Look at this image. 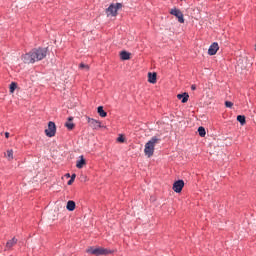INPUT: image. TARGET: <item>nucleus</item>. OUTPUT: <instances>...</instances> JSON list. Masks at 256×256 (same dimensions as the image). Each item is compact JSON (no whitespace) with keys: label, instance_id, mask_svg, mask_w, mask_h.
I'll list each match as a JSON object with an SVG mask.
<instances>
[{"label":"nucleus","instance_id":"obj_1","mask_svg":"<svg viewBox=\"0 0 256 256\" xmlns=\"http://www.w3.org/2000/svg\"><path fill=\"white\" fill-rule=\"evenodd\" d=\"M47 57V48L33 49L29 53L22 56L24 63L30 64L36 61H43Z\"/></svg>","mask_w":256,"mask_h":256},{"label":"nucleus","instance_id":"obj_2","mask_svg":"<svg viewBox=\"0 0 256 256\" xmlns=\"http://www.w3.org/2000/svg\"><path fill=\"white\" fill-rule=\"evenodd\" d=\"M161 142V138L153 136L144 147V154L146 157H153L155 153V146Z\"/></svg>","mask_w":256,"mask_h":256},{"label":"nucleus","instance_id":"obj_3","mask_svg":"<svg viewBox=\"0 0 256 256\" xmlns=\"http://www.w3.org/2000/svg\"><path fill=\"white\" fill-rule=\"evenodd\" d=\"M86 252L90 253V255H96V256L109 255V254L113 253V251H111L107 248H101V247H98V248L89 247L86 250Z\"/></svg>","mask_w":256,"mask_h":256},{"label":"nucleus","instance_id":"obj_4","mask_svg":"<svg viewBox=\"0 0 256 256\" xmlns=\"http://www.w3.org/2000/svg\"><path fill=\"white\" fill-rule=\"evenodd\" d=\"M121 7H123V5L121 3L111 4L106 9L107 17H117V11H119V9H121Z\"/></svg>","mask_w":256,"mask_h":256},{"label":"nucleus","instance_id":"obj_5","mask_svg":"<svg viewBox=\"0 0 256 256\" xmlns=\"http://www.w3.org/2000/svg\"><path fill=\"white\" fill-rule=\"evenodd\" d=\"M47 137H55V133H57V126L55 122L48 123V129L45 130Z\"/></svg>","mask_w":256,"mask_h":256},{"label":"nucleus","instance_id":"obj_6","mask_svg":"<svg viewBox=\"0 0 256 256\" xmlns=\"http://www.w3.org/2000/svg\"><path fill=\"white\" fill-rule=\"evenodd\" d=\"M170 15H174V17L178 18L179 23H185V18L183 16V12L177 8H173L170 10Z\"/></svg>","mask_w":256,"mask_h":256},{"label":"nucleus","instance_id":"obj_7","mask_svg":"<svg viewBox=\"0 0 256 256\" xmlns=\"http://www.w3.org/2000/svg\"><path fill=\"white\" fill-rule=\"evenodd\" d=\"M183 187H185V182L183 180H178L174 182L172 189L175 193H181Z\"/></svg>","mask_w":256,"mask_h":256},{"label":"nucleus","instance_id":"obj_8","mask_svg":"<svg viewBox=\"0 0 256 256\" xmlns=\"http://www.w3.org/2000/svg\"><path fill=\"white\" fill-rule=\"evenodd\" d=\"M89 127H91V129H100L101 127V122L98 120H95L93 118L90 117H86Z\"/></svg>","mask_w":256,"mask_h":256},{"label":"nucleus","instance_id":"obj_9","mask_svg":"<svg viewBox=\"0 0 256 256\" xmlns=\"http://www.w3.org/2000/svg\"><path fill=\"white\" fill-rule=\"evenodd\" d=\"M217 51H219V44L214 42L208 49V55H217Z\"/></svg>","mask_w":256,"mask_h":256},{"label":"nucleus","instance_id":"obj_10","mask_svg":"<svg viewBox=\"0 0 256 256\" xmlns=\"http://www.w3.org/2000/svg\"><path fill=\"white\" fill-rule=\"evenodd\" d=\"M17 238H12L11 240H9L7 243H6V246H5V251H11V249H13V247H15V245H17Z\"/></svg>","mask_w":256,"mask_h":256},{"label":"nucleus","instance_id":"obj_11","mask_svg":"<svg viewBox=\"0 0 256 256\" xmlns=\"http://www.w3.org/2000/svg\"><path fill=\"white\" fill-rule=\"evenodd\" d=\"M120 59H122V61H129V59H131V53L127 51L120 52Z\"/></svg>","mask_w":256,"mask_h":256},{"label":"nucleus","instance_id":"obj_12","mask_svg":"<svg viewBox=\"0 0 256 256\" xmlns=\"http://www.w3.org/2000/svg\"><path fill=\"white\" fill-rule=\"evenodd\" d=\"M148 81H149V83H152V84H155V83H157V73H151V72H149L148 73Z\"/></svg>","mask_w":256,"mask_h":256},{"label":"nucleus","instance_id":"obj_13","mask_svg":"<svg viewBox=\"0 0 256 256\" xmlns=\"http://www.w3.org/2000/svg\"><path fill=\"white\" fill-rule=\"evenodd\" d=\"M75 207H76L75 201L69 200V201L67 202L66 209H67L68 211H75Z\"/></svg>","mask_w":256,"mask_h":256},{"label":"nucleus","instance_id":"obj_14","mask_svg":"<svg viewBox=\"0 0 256 256\" xmlns=\"http://www.w3.org/2000/svg\"><path fill=\"white\" fill-rule=\"evenodd\" d=\"M177 99H182V103H187L189 101V94L187 93L178 94Z\"/></svg>","mask_w":256,"mask_h":256},{"label":"nucleus","instance_id":"obj_15","mask_svg":"<svg viewBox=\"0 0 256 256\" xmlns=\"http://www.w3.org/2000/svg\"><path fill=\"white\" fill-rule=\"evenodd\" d=\"M84 165H86L85 158H83V156H80V160L77 161L76 167L77 169H83Z\"/></svg>","mask_w":256,"mask_h":256},{"label":"nucleus","instance_id":"obj_16","mask_svg":"<svg viewBox=\"0 0 256 256\" xmlns=\"http://www.w3.org/2000/svg\"><path fill=\"white\" fill-rule=\"evenodd\" d=\"M5 157L8 159V161H13V149L7 150Z\"/></svg>","mask_w":256,"mask_h":256},{"label":"nucleus","instance_id":"obj_17","mask_svg":"<svg viewBox=\"0 0 256 256\" xmlns=\"http://www.w3.org/2000/svg\"><path fill=\"white\" fill-rule=\"evenodd\" d=\"M98 114L100 115V117H107V112L103 110V106L98 107Z\"/></svg>","mask_w":256,"mask_h":256},{"label":"nucleus","instance_id":"obj_18","mask_svg":"<svg viewBox=\"0 0 256 256\" xmlns=\"http://www.w3.org/2000/svg\"><path fill=\"white\" fill-rule=\"evenodd\" d=\"M198 133H199L200 137H205V135H207V132L205 131V128H203V126H200L198 128Z\"/></svg>","mask_w":256,"mask_h":256},{"label":"nucleus","instance_id":"obj_19","mask_svg":"<svg viewBox=\"0 0 256 256\" xmlns=\"http://www.w3.org/2000/svg\"><path fill=\"white\" fill-rule=\"evenodd\" d=\"M237 121L241 124V125H245L246 121H245V116L244 115H238L237 116Z\"/></svg>","mask_w":256,"mask_h":256},{"label":"nucleus","instance_id":"obj_20","mask_svg":"<svg viewBox=\"0 0 256 256\" xmlns=\"http://www.w3.org/2000/svg\"><path fill=\"white\" fill-rule=\"evenodd\" d=\"M65 127H67V129H69V131H71V130L75 129V124L73 122H66Z\"/></svg>","mask_w":256,"mask_h":256},{"label":"nucleus","instance_id":"obj_21","mask_svg":"<svg viewBox=\"0 0 256 256\" xmlns=\"http://www.w3.org/2000/svg\"><path fill=\"white\" fill-rule=\"evenodd\" d=\"M15 89H17V83L12 82L10 84V93H15Z\"/></svg>","mask_w":256,"mask_h":256},{"label":"nucleus","instance_id":"obj_22","mask_svg":"<svg viewBox=\"0 0 256 256\" xmlns=\"http://www.w3.org/2000/svg\"><path fill=\"white\" fill-rule=\"evenodd\" d=\"M117 142H118V143H125V137H123V135H120V136L117 138Z\"/></svg>","mask_w":256,"mask_h":256},{"label":"nucleus","instance_id":"obj_23","mask_svg":"<svg viewBox=\"0 0 256 256\" xmlns=\"http://www.w3.org/2000/svg\"><path fill=\"white\" fill-rule=\"evenodd\" d=\"M225 107H228L229 109H231V107H233V102H231V101H226V102H225Z\"/></svg>","mask_w":256,"mask_h":256},{"label":"nucleus","instance_id":"obj_24","mask_svg":"<svg viewBox=\"0 0 256 256\" xmlns=\"http://www.w3.org/2000/svg\"><path fill=\"white\" fill-rule=\"evenodd\" d=\"M80 69H89V66L85 64H80Z\"/></svg>","mask_w":256,"mask_h":256},{"label":"nucleus","instance_id":"obj_25","mask_svg":"<svg viewBox=\"0 0 256 256\" xmlns=\"http://www.w3.org/2000/svg\"><path fill=\"white\" fill-rule=\"evenodd\" d=\"M74 182H75V180H73L72 178H70V180L67 182V185H73Z\"/></svg>","mask_w":256,"mask_h":256},{"label":"nucleus","instance_id":"obj_26","mask_svg":"<svg viewBox=\"0 0 256 256\" xmlns=\"http://www.w3.org/2000/svg\"><path fill=\"white\" fill-rule=\"evenodd\" d=\"M191 89H192V91H195V90L197 89V86H196L195 84H193V85L191 86Z\"/></svg>","mask_w":256,"mask_h":256},{"label":"nucleus","instance_id":"obj_27","mask_svg":"<svg viewBox=\"0 0 256 256\" xmlns=\"http://www.w3.org/2000/svg\"><path fill=\"white\" fill-rule=\"evenodd\" d=\"M75 177H77V175L76 174H72L70 179L75 181Z\"/></svg>","mask_w":256,"mask_h":256},{"label":"nucleus","instance_id":"obj_28","mask_svg":"<svg viewBox=\"0 0 256 256\" xmlns=\"http://www.w3.org/2000/svg\"><path fill=\"white\" fill-rule=\"evenodd\" d=\"M9 132H5V137H6V139H9Z\"/></svg>","mask_w":256,"mask_h":256},{"label":"nucleus","instance_id":"obj_29","mask_svg":"<svg viewBox=\"0 0 256 256\" xmlns=\"http://www.w3.org/2000/svg\"><path fill=\"white\" fill-rule=\"evenodd\" d=\"M71 121H73V117L68 118V123H71Z\"/></svg>","mask_w":256,"mask_h":256},{"label":"nucleus","instance_id":"obj_30","mask_svg":"<svg viewBox=\"0 0 256 256\" xmlns=\"http://www.w3.org/2000/svg\"><path fill=\"white\" fill-rule=\"evenodd\" d=\"M66 177H71V174L67 173V174H66Z\"/></svg>","mask_w":256,"mask_h":256}]
</instances>
